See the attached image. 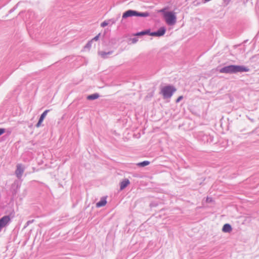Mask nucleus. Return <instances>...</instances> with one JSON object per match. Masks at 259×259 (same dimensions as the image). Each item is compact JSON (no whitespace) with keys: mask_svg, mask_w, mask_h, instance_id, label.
I'll return each instance as SVG.
<instances>
[{"mask_svg":"<svg viewBox=\"0 0 259 259\" xmlns=\"http://www.w3.org/2000/svg\"><path fill=\"white\" fill-rule=\"evenodd\" d=\"M249 69L245 66L230 65L221 68L219 70V72L222 73L226 74H236L237 73H241L248 72Z\"/></svg>","mask_w":259,"mask_h":259,"instance_id":"f257e3e1","label":"nucleus"},{"mask_svg":"<svg viewBox=\"0 0 259 259\" xmlns=\"http://www.w3.org/2000/svg\"><path fill=\"white\" fill-rule=\"evenodd\" d=\"M167 9V7H164L159 10L158 12L162 14L165 22L168 25L172 26L177 22L176 13L174 11H168Z\"/></svg>","mask_w":259,"mask_h":259,"instance_id":"f03ea898","label":"nucleus"},{"mask_svg":"<svg viewBox=\"0 0 259 259\" xmlns=\"http://www.w3.org/2000/svg\"><path fill=\"white\" fill-rule=\"evenodd\" d=\"M150 16V13L148 12H141L134 10H128L123 13L122 18L125 19L133 16L147 17Z\"/></svg>","mask_w":259,"mask_h":259,"instance_id":"7ed1b4c3","label":"nucleus"},{"mask_svg":"<svg viewBox=\"0 0 259 259\" xmlns=\"http://www.w3.org/2000/svg\"><path fill=\"white\" fill-rule=\"evenodd\" d=\"M176 91V89L174 86L167 85L161 89V94L162 95L163 99H165L170 98Z\"/></svg>","mask_w":259,"mask_h":259,"instance_id":"20e7f679","label":"nucleus"},{"mask_svg":"<svg viewBox=\"0 0 259 259\" xmlns=\"http://www.w3.org/2000/svg\"><path fill=\"white\" fill-rule=\"evenodd\" d=\"M166 32V29L164 27H161L157 31L151 32V36L160 37L163 36Z\"/></svg>","mask_w":259,"mask_h":259,"instance_id":"39448f33","label":"nucleus"},{"mask_svg":"<svg viewBox=\"0 0 259 259\" xmlns=\"http://www.w3.org/2000/svg\"><path fill=\"white\" fill-rule=\"evenodd\" d=\"M24 168L22 166L21 164H18L17 165V168L15 171V174L17 176V177L18 179H20L22 177V174L24 172Z\"/></svg>","mask_w":259,"mask_h":259,"instance_id":"423d86ee","label":"nucleus"},{"mask_svg":"<svg viewBox=\"0 0 259 259\" xmlns=\"http://www.w3.org/2000/svg\"><path fill=\"white\" fill-rule=\"evenodd\" d=\"M107 203L106 198L102 197L99 202L96 203L97 207H101L106 205Z\"/></svg>","mask_w":259,"mask_h":259,"instance_id":"0eeeda50","label":"nucleus"},{"mask_svg":"<svg viewBox=\"0 0 259 259\" xmlns=\"http://www.w3.org/2000/svg\"><path fill=\"white\" fill-rule=\"evenodd\" d=\"M232 230V226L229 224H225L222 228V231L225 233H230Z\"/></svg>","mask_w":259,"mask_h":259,"instance_id":"6e6552de","label":"nucleus"},{"mask_svg":"<svg viewBox=\"0 0 259 259\" xmlns=\"http://www.w3.org/2000/svg\"><path fill=\"white\" fill-rule=\"evenodd\" d=\"M130 184V181L125 179L123 180L120 184V190H123L125 189Z\"/></svg>","mask_w":259,"mask_h":259,"instance_id":"1a4fd4ad","label":"nucleus"},{"mask_svg":"<svg viewBox=\"0 0 259 259\" xmlns=\"http://www.w3.org/2000/svg\"><path fill=\"white\" fill-rule=\"evenodd\" d=\"M113 53V51H108V52H104V51H100L99 52V55L101 56L102 58L103 59H106L108 57V55H111Z\"/></svg>","mask_w":259,"mask_h":259,"instance_id":"9d476101","label":"nucleus"},{"mask_svg":"<svg viewBox=\"0 0 259 259\" xmlns=\"http://www.w3.org/2000/svg\"><path fill=\"white\" fill-rule=\"evenodd\" d=\"M99 97V95L98 93H95L90 95L87 96V99L89 100H94Z\"/></svg>","mask_w":259,"mask_h":259,"instance_id":"9b49d317","label":"nucleus"},{"mask_svg":"<svg viewBox=\"0 0 259 259\" xmlns=\"http://www.w3.org/2000/svg\"><path fill=\"white\" fill-rule=\"evenodd\" d=\"M120 18V15H118L116 18H111L110 19L107 20V22L108 23V25H112L116 23V22L118 20V18Z\"/></svg>","mask_w":259,"mask_h":259,"instance_id":"f8f14e48","label":"nucleus"},{"mask_svg":"<svg viewBox=\"0 0 259 259\" xmlns=\"http://www.w3.org/2000/svg\"><path fill=\"white\" fill-rule=\"evenodd\" d=\"M149 164H150V161L145 160V161H143L142 162L137 163V165L140 167H144L145 166L149 165Z\"/></svg>","mask_w":259,"mask_h":259,"instance_id":"ddd939ff","label":"nucleus"},{"mask_svg":"<svg viewBox=\"0 0 259 259\" xmlns=\"http://www.w3.org/2000/svg\"><path fill=\"white\" fill-rule=\"evenodd\" d=\"M50 111V110H46L40 116L39 120L44 121L47 113Z\"/></svg>","mask_w":259,"mask_h":259,"instance_id":"4468645a","label":"nucleus"},{"mask_svg":"<svg viewBox=\"0 0 259 259\" xmlns=\"http://www.w3.org/2000/svg\"><path fill=\"white\" fill-rule=\"evenodd\" d=\"M93 41L92 40L89 41L87 44L84 46V49H90V48L92 47Z\"/></svg>","mask_w":259,"mask_h":259,"instance_id":"2eb2a0df","label":"nucleus"},{"mask_svg":"<svg viewBox=\"0 0 259 259\" xmlns=\"http://www.w3.org/2000/svg\"><path fill=\"white\" fill-rule=\"evenodd\" d=\"M108 25V23L107 22V20H105L101 24V26L102 27H105V26Z\"/></svg>","mask_w":259,"mask_h":259,"instance_id":"dca6fc26","label":"nucleus"},{"mask_svg":"<svg viewBox=\"0 0 259 259\" xmlns=\"http://www.w3.org/2000/svg\"><path fill=\"white\" fill-rule=\"evenodd\" d=\"M101 35V33H99L97 35H96V36H95L93 38H92L91 40L93 41H97L99 38V37Z\"/></svg>","mask_w":259,"mask_h":259,"instance_id":"f3484780","label":"nucleus"},{"mask_svg":"<svg viewBox=\"0 0 259 259\" xmlns=\"http://www.w3.org/2000/svg\"><path fill=\"white\" fill-rule=\"evenodd\" d=\"M145 35H149L151 36V32L150 29H147L144 30Z\"/></svg>","mask_w":259,"mask_h":259,"instance_id":"a211bd4d","label":"nucleus"},{"mask_svg":"<svg viewBox=\"0 0 259 259\" xmlns=\"http://www.w3.org/2000/svg\"><path fill=\"white\" fill-rule=\"evenodd\" d=\"M18 5V3L9 11V13H13L17 8Z\"/></svg>","mask_w":259,"mask_h":259,"instance_id":"6ab92c4d","label":"nucleus"},{"mask_svg":"<svg viewBox=\"0 0 259 259\" xmlns=\"http://www.w3.org/2000/svg\"><path fill=\"white\" fill-rule=\"evenodd\" d=\"M145 35L144 34V30L143 31H140V32H137L135 35V36H141V35Z\"/></svg>","mask_w":259,"mask_h":259,"instance_id":"aec40b11","label":"nucleus"},{"mask_svg":"<svg viewBox=\"0 0 259 259\" xmlns=\"http://www.w3.org/2000/svg\"><path fill=\"white\" fill-rule=\"evenodd\" d=\"M42 122V120H38L37 123L36 124V127H39L40 126Z\"/></svg>","mask_w":259,"mask_h":259,"instance_id":"412c9836","label":"nucleus"},{"mask_svg":"<svg viewBox=\"0 0 259 259\" xmlns=\"http://www.w3.org/2000/svg\"><path fill=\"white\" fill-rule=\"evenodd\" d=\"M6 130L3 128H0V136L5 133Z\"/></svg>","mask_w":259,"mask_h":259,"instance_id":"4be33fe9","label":"nucleus"},{"mask_svg":"<svg viewBox=\"0 0 259 259\" xmlns=\"http://www.w3.org/2000/svg\"><path fill=\"white\" fill-rule=\"evenodd\" d=\"M33 222H34V220L28 221L26 224V226L25 227L28 226L29 224L32 223Z\"/></svg>","mask_w":259,"mask_h":259,"instance_id":"5701e85b","label":"nucleus"},{"mask_svg":"<svg viewBox=\"0 0 259 259\" xmlns=\"http://www.w3.org/2000/svg\"><path fill=\"white\" fill-rule=\"evenodd\" d=\"M183 99V96L179 97L176 100V103L179 102Z\"/></svg>","mask_w":259,"mask_h":259,"instance_id":"b1692460","label":"nucleus"},{"mask_svg":"<svg viewBox=\"0 0 259 259\" xmlns=\"http://www.w3.org/2000/svg\"><path fill=\"white\" fill-rule=\"evenodd\" d=\"M231 0H223L224 3L227 5Z\"/></svg>","mask_w":259,"mask_h":259,"instance_id":"393cba45","label":"nucleus"},{"mask_svg":"<svg viewBox=\"0 0 259 259\" xmlns=\"http://www.w3.org/2000/svg\"><path fill=\"white\" fill-rule=\"evenodd\" d=\"M132 40L133 43H136L138 41V39L136 37H134L132 38Z\"/></svg>","mask_w":259,"mask_h":259,"instance_id":"a878e982","label":"nucleus"}]
</instances>
